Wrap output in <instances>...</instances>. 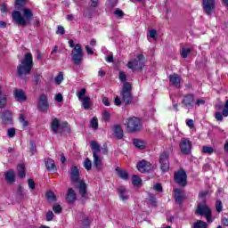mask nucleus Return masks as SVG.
I'll return each mask as SVG.
<instances>
[{
  "label": "nucleus",
  "instance_id": "nucleus-1",
  "mask_svg": "<svg viewBox=\"0 0 228 228\" xmlns=\"http://www.w3.org/2000/svg\"><path fill=\"white\" fill-rule=\"evenodd\" d=\"M24 6H26L25 0H16L14 8L19 11L22 10L24 16L19 11H13L12 13L13 23L21 26V28H26L28 23L33 20V12H31V9L24 8Z\"/></svg>",
  "mask_w": 228,
  "mask_h": 228
},
{
  "label": "nucleus",
  "instance_id": "nucleus-2",
  "mask_svg": "<svg viewBox=\"0 0 228 228\" xmlns=\"http://www.w3.org/2000/svg\"><path fill=\"white\" fill-rule=\"evenodd\" d=\"M33 69V54L31 53H27L21 62L17 67V76L20 79H26V76L31 74Z\"/></svg>",
  "mask_w": 228,
  "mask_h": 228
},
{
  "label": "nucleus",
  "instance_id": "nucleus-3",
  "mask_svg": "<svg viewBox=\"0 0 228 228\" xmlns=\"http://www.w3.org/2000/svg\"><path fill=\"white\" fill-rule=\"evenodd\" d=\"M195 215H198L199 216H205L208 224H213V211H211V208H209L206 200H203L201 203H198Z\"/></svg>",
  "mask_w": 228,
  "mask_h": 228
},
{
  "label": "nucleus",
  "instance_id": "nucleus-4",
  "mask_svg": "<svg viewBox=\"0 0 228 228\" xmlns=\"http://www.w3.org/2000/svg\"><path fill=\"white\" fill-rule=\"evenodd\" d=\"M174 181L180 188H186L188 186V174H186V170L181 167L177 171H175Z\"/></svg>",
  "mask_w": 228,
  "mask_h": 228
},
{
  "label": "nucleus",
  "instance_id": "nucleus-5",
  "mask_svg": "<svg viewBox=\"0 0 228 228\" xmlns=\"http://www.w3.org/2000/svg\"><path fill=\"white\" fill-rule=\"evenodd\" d=\"M145 56L142 53H140L134 59V61H129L127 63L128 69H131L133 72L134 70H143V67H145Z\"/></svg>",
  "mask_w": 228,
  "mask_h": 228
},
{
  "label": "nucleus",
  "instance_id": "nucleus-6",
  "mask_svg": "<svg viewBox=\"0 0 228 228\" xmlns=\"http://www.w3.org/2000/svg\"><path fill=\"white\" fill-rule=\"evenodd\" d=\"M90 145L93 151L94 164L97 170H101V168H102V159L97 154L98 152H101V146L95 141H92Z\"/></svg>",
  "mask_w": 228,
  "mask_h": 228
},
{
  "label": "nucleus",
  "instance_id": "nucleus-7",
  "mask_svg": "<svg viewBox=\"0 0 228 228\" xmlns=\"http://www.w3.org/2000/svg\"><path fill=\"white\" fill-rule=\"evenodd\" d=\"M126 124L128 133H139V131H142V120L136 117L128 118Z\"/></svg>",
  "mask_w": 228,
  "mask_h": 228
},
{
  "label": "nucleus",
  "instance_id": "nucleus-8",
  "mask_svg": "<svg viewBox=\"0 0 228 228\" xmlns=\"http://www.w3.org/2000/svg\"><path fill=\"white\" fill-rule=\"evenodd\" d=\"M51 129L53 134H58V131H61V133H63V131L70 133V126H69V123L65 121L60 124V119H58L57 118H54L52 120Z\"/></svg>",
  "mask_w": 228,
  "mask_h": 228
},
{
  "label": "nucleus",
  "instance_id": "nucleus-9",
  "mask_svg": "<svg viewBox=\"0 0 228 228\" xmlns=\"http://www.w3.org/2000/svg\"><path fill=\"white\" fill-rule=\"evenodd\" d=\"M83 48L79 44H76L73 50L71 51V61L74 65H80L83 63Z\"/></svg>",
  "mask_w": 228,
  "mask_h": 228
},
{
  "label": "nucleus",
  "instance_id": "nucleus-10",
  "mask_svg": "<svg viewBox=\"0 0 228 228\" xmlns=\"http://www.w3.org/2000/svg\"><path fill=\"white\" fill-rule=\"evenodd\" d=\"M133 87L131 86V83L126 82L123 85V89L121 92L122 101L126 105L131 104V102H133V94L131 93Z\"/></svg>",
  "mask_w": 228,
  "mask_h": 228
},
{
  "label": "nucleus",
  "instance_id": "nucleus-11",
  "mask_svg": "<svg viewBox=\"0 0 228 228\" xmlns=\"http://www.w3.org/2000/svg\"><path fill=\"white\" fill-rule=\"evenodd\" d=\"M159 162L162 172H168L170 168V155L167 151H163L160 154Z\"/></svg>",
  "mask_w": 228,
  "mask_h": 228
},
{
  "label": "nucleus",
  "instance_id": "nucleus-12",
  "mask_svg": "<svg viewBox=\"0 0 228 228\" xmlns=\"http://www.w3.org/2000/svg\"><path fill=\"white\" fill-rule=\"evenodd\" d=\"M37 110L41 113H47L49 111V101L47 100V95L41 94L37 102Z\"/></svg>",
  "mask_w": 228,
  "mask_h": 228
},
{
  "label": "nucleus",
  "instance_id": "nucleus-13",
  "mask_svg": "<svg viewBox=\"0 0 228 228\" xmlns=\"http://www.w3.org/2000/svg\"><path fill=\"white\" fill-rule=\"evenodd\" d=\"M180 151L184 156L191 154V141L188 138H182L180 141Z\"/></svg>",
  "mask_w": 228,
  "mask_h": 228
},
{
  "label": "nucleus",
  "instance_id": "nucleus-14",
  "mask_svg": "<svg viewBox=\"0 0 228 228\" xmlns=\"http://www.w3.org/2000/svg\"><path fill=\"white\" fill-rule=\"evenodd\" d=\"M202 6L206 15H213V12L216 8V2L215 0H203Z\"/></svg>",
  "mask_w": 228,
  "mask_h": 228
},
{
  "label": "nucleus",
  "instance_id": "nucleus-15",
  "mask_svg": "<svg viewBox=\"0 0 228 228\" xmlns=\"http://www.w3.org/2000/svg\"><path fill=\"white\" fill-rule=\"evenodd\" d=\"M174 193H175V204H178V206H181V204H183V201L186 200V193L184 192V190L181 188H175Z\"/></svg>",
  "mask_w": 228,
  "mask_h": 228
},
{
  "label": "nucleus",
  "instance_id": "nucleus-16",
  "mask_svg": "<svg viewBox=\"0 0 228 228\" xmlns=\"http://www.w3.org/2000/svg\"><path fill=\"white\" fill-rule=\"evenodd\" d=\"M182 104L187 110H191V108H193V104H195V95L192 94H185L182 100Z\"/></svg>",
  "mask_w": 228,
  "mask_h": 228
},
{
  "label": "nucleus",
  "instance_id": "nucleus-17",
  "mask_svg": "<svg viewBox=\"0 0 228 228\" xmlns=\"http://www.w3.org/2000/svg\"><path fill=\"white\" fill-rule=\"evenodd\" d=\"M137 169L142 174L149 173L152 170V164L147 160H141L137 163Z\"/></svg>",
  "mask_w": 228,
  "mask_h": 228
},
{
  "label": "nucleus",
  "instance_id": "nucleus-18",
  "mask_svg": "<svg viewBox=\"0 0 228 228\" xmlns=\"http://www.w3.org/2000/svg\"><path fill=\"white\" fill-rule=\"evenodd\" d=\"M1 118L4 126H12V124H13V115L10 110H4L2 112Z\"/></svg>",
  "mask_w": 228,
  "mask_h": 228
},
{
  "label": "nucleus",
  "instance_id": "nucleus-19",
  "mask_svg": "<svg viewBox=\"0 0 228 228\" xmlns=\"http://www.w3.org/2000/svg\"><path fill=\"white\" fill-rule=\"evenodd\" d=\"M13 95L18 102H26L28 97L26 96V93L22 89H14Z\"/></svg>",
  "mask_w": 228,
  "mask_h": 228
},
{
  "label": "nucleus",
  "instance_id": "nucleus-20",
  "mask_svg": "<svg viewBox=\"0 0 228 228\" xmlns=\"http://www.w3.org/2000/svg\"><path fill=\"white\" fill-rule=\"evenodd\" d=\"M224 117H228V100H226V102L223 107V111L216 112V114H215V118L218 122H222V120H224Z\"/></svg>",
  "mask_w": 228,
  "mask_h": 228
},
{
  "label": "nucleus",
  "instance_id": "nucleus-21",
  "mask_svg": "<svg viewBox=\"0 0 228 228\" xmlns=\"http://www.w3.org/2000/svg\"><path fill=\"white\" fill-rule=\"evenodd\" d=\"M77 188L82 199H88V192L86 191V183L83 180H80L78 182V185L77 186Z\"/></svg>",
  "mask_w": 228,
  "mask_h": 228
},
{
  "label": "nucleus",
  "instance_id": "nucleus-22",
  "mask_svg": "<svg viewBox=\"0 0 228 228\" xmlns=\"http://www.w3.org/2000/svg\"><path fill=\"white\" fill-rule=\"evenodd\" d=\"M77 200V196L76 195V191L72 188H69L66 194V201L68 204H74Z\"/></svg>",
  "mask_w": 228,
  "mask_h": 228
},
{
  "label": "nucleus",
  "instance_id": "nucleus-23",
  "mask_svg": "<svg viewBox=\"0 0 228 228\" xmlns=\"http://www.w3.org/2000/svg\"><path fill=\"white\" fill-rule=\"evenodd\" d=\"M70 179L71 183H79V169L76 166L71 167Z\"/></svg>",
  "mask_w": 228,
  "mask_h": 228
},
{
  "label": "nucleus",
  "instance_id": "nucleus-24",
  "mask_svg": "<svg viewBox=\"0 0 228 228\" xmlns=\"http://www.w3.org/2000/svg\"><path fill=\"white\" fill-rule=\"evenodd\" d=\"M117 191L121 200H129V194H127L126 187L120 186Z\"/></svg>",
  "mask_w": 228,
  "mask_h": 228
},
{
  "label": "nucleus",
  "instance_id": "nucleus-25",
  "mask_svg": "<svg viewBox=\"0 0 228 228\" xmlns=\"http://www.w3.org/2000/svg\"><path fill=\"white\" fill-rule=\"evenodd\" d=\"M45 165L48 172H56V164L52 159H45Z\"/></svg>",
  "mask_w": 228,
  "mask_h": 228
},
{
  "label": "nucleus",
  "instance_id": "nucleus-26",
  "mask_svg": "<svg viewBox=\"0 0 228 228\" xmlns=\"http://www.w3.org/2000/svg\"><path fill=\"white\" fill-rule=\"evenodd\" d=\"M114 137L118 140H122V138H124V130L120 125L114 126Z\"/></svg>",
  "mask_w": 228,
  "mask_h": 228
},
{
  "label": "nucleus",
  "instance_id": "nucleus-27",
  "mask_svg": "<svg viewBox=\"0 0 228 228\" xmlns=\"http://www.w3.org/2000/svg\"><path fill=\"white\" fill-rule=\"evenodd\" d=\"M172 86L176 87L178 90L181 88V76L177 73L172 75Z\"/></svg>",
  "mask_w": 228,
  "mask_h": 228
},
{
  "label": "nucleus",
  "instance_id": "nucleus-28",
  "mask_svg": "<svg viewBox=\"0 0 228 228\" xmlns=\"http://www.w3.org/2000/svg\"><path fill=\"white\" fill-rule=\"evenodd\" d=\"M5 181H7V183L9 184H13V182L15 181V172H13L12 169L8 170L5 174Z\"/></svg>",
  "mask_w": 228,
  "mask_h": 228
},
{
  "label": "nucleus",
  "instance_id": "nucleus-29",
  "mask_svg": "<svg viewBox=\"0 0 228 228\" xmlns=\"http://www.w3.org/2000/svg\"><path fill=\"white\" fill-rule=\"evenodd\" d=\"M80 101H82V106L84 110H90V106H92V101L90 100V96H85Z\"/></svg>",
  "mask_w": 228,
  "mask_h": 228
},
{
  "label": "nucleus",
  "instance_id": "nucleus-30",
  "mask_svg": "<svg viewBox=\"0 0 228 228\" xmlns=\"http://www.w3.org/2000/svg\"><path fill=\"white\" fill-rule=\"evenodd\" d=\"M148 202L151 208L158 207V200L156 199V195L150 193Z\"/></svg>",
  "mask_w": 228,
  "mask_h": 228
},
{
  "label": "nucleus",
  "instance_id": "nucleus-31",
  "mask_svg": "<svg viewBox=\"0 0 228 228\" xmlns=\"http://www.w3.org/2000/svg\"><path fill=\"white\" fill-rule=\"evenodd\" d=\"M18 175L21 179H24V177H26V167L24 166V164L18 165Z\"/></svg>",
  "mask_w": 228,
  "mask_h": 228
},
{
  "label": "nucleus",
  "instance_id": "nucleus-32",
  "mask_svg": "<svg viewBox=\"0 0 228 228\" xmlns=\"http://www.w3.org/2000/svg\"><path fill=\"white\" fill-rule=\"evenodd\" d=\"M6 94L3 93V88L0 87V108L6 106Z\"/></svg>",
  "mask_w": 228,
  "mask_h": 228
},
{
  "label": "nucleus",
  "instance_id": "nucleus-33",
  "mask_svg": "<svg viewBox=\"0 0 228 228\" xmlns=\"http://www.w3.org/2000/svg\"><path fill=\"white\" fill-rule=\"evenodd\" d=\"M116 172H118V175H119V177L121 179H124V181H127V179H129V174H127V171L126 170H120L118 167L116 168Z\"/></svg>",
  "mask_w": 228,
  "mask_h": 228
},
{
  "label": "nucleus",
  "instance_id": "nucleus-34",
  "mask_svg": "<svg viewBox=\"0 0 228 228\" xmlns=\"http://www.w3.org/2000/svg\"><path fill=\"white\" fill-rule=\"evenodd\" d=\"M133 143L134 145H135L136 149H141V150L145 149V142L140 139H134Z\"/></svg>",
  "mask_w": 228,
  "mask_h": 228
},
{
  "label": "nucleus",
  "instance_id": "nucleus-35",
  "mask_svg": "<svg viewBox=\"0 0 228 228\" xmlns=\"http://www.w3.org/2000/svg\"><path fill=\"white\" fill-rule=\"evenodd\" d=\"M193 228H208V223L202 220H197L194 223V227Z\"/></svg>",
  "mask_w": 228,
  "mask_h": 228
},
{
  "label": "nucleus",
  "instance_id": "nucleus-36",
  "mask_svg": "<svg viewBox=\"0 0 228 228\" xmlns=\"http://www.w3.org/2000/svg\"><path fill=\"white\" fill-rule=\"evenodd\" d=\"M132 184H134V186L138 187L140 184H142V178H140L136 175H134L132 176Z\"/></svg>",
  "mask_w": 228,
  "mask_h": 228
},
{
  "label": "nucleus",
  "instance_id": "nucleus-37",
  "mask_svg": "<svg viewBox=\"0 0 228 228\" xmlns=\"http://www.w3.org/2000/svg\"><path fill=\"white\" fill-rule=\"evenodd\" d=\"M95 12V10L92 8H88L84 12V17L86 19H92L94 17V13Z\"/></svg>",
  "mask_w": 228,
  "mask_h": 228
},
{
  "label": "nucleus",
  "instance_id": "nucleus-38",
  "mask_svg": "<svg viewBox=\"0 0 228 228\" xmlns=\"http://www.w3.org/2000/svg\"><path fill=\"white\" fill-rule=\"evenodd\" d=\"M202 152H203V154H210L211 155V154H213V152H215V149L211 146L204 145L202 147Z\"/></svg>",
  "mask_w": 228,
  "mask_h": 228
},
{
  "label": "nucleus",
  "instance_id": "nucleus-39",
  "mask_svg": "<svg viewBox=\"0 0 228 228\" xmlns=\"http://www.w3.org/2000/svg\"><path fill=\"white\" fill-rule=\"evenodd\" d=\"M47 200H51V202H56V194L54 192L49 191L46 192Z\"/></svg>",
  "mask_w": 228,
  "mask_h": 228
},
{
  "label": "nucleus",
  "instance_id": "nucleus-40",
  "mask_svg": "<svg viewBox=\"0 0 228 228\" xmlns=\"http://www.w3.org/2000/svg\"><path fill=\"white\" fill-rule=\"evenodd\" d=\"M216 210L218 213H222V211H224V204L222 203V200H217L216 201Z\"/></svg>",
  "mask_w": 228,
  "mask_h": 228
},
{
  "label": "nucleus",
  "instance_id": "nucleus-41",
  "mask_svg": "<svg viewBox=\"0 0 228 228\" xmlns=\"http://www.w3.org/2000/svg\"><path fill=\"white\" fill-rule=\"evenodd\" d=\"M85 95H86V88H82L80 91L77 92V97L79 101L85 99Z\"/></svg>",
  "mask_w": 228,
  "mask_h": 228
},
{
  "label": "nucleus",
  "instance_id": "nucleus-42",
  "mask_svg": "<svg viewBox=\"0 0 228 228\" xmlns=\"http://www.w3.org/2000/svg\"><path fill=\"white\" fill-rule=\"evenodd\" d=\"M190 53H191V48H182L181 50V56L182 58H188V54H190Z\"/></svg>",
  "mask_w": 228,
  "mask_h": 228
},
{
  "label": "nucleus",
  "instance_id": "nucleus-43",
  "mask_svg": "<svg viewBox=\"0 0 228 228\" xmlns=\"http://www.w3.org/2000/svg\"><path fill=\"white\" fill-rule=\"evenodd\" d=\"M53 210L56 215H60V213H61V211L63 210V208H61V205L56 203L53 206Z\"/></svg>",
  "mask_w": 228,
  "mask_h": 228
},
{
  "label": "nucleus",
  "instance_id": "nucleus-44",
  "mask_svg": "<svg viewBox=\"0 0 228 228\" xmlns=\"http://www.w3.org/2000/svg\"><path fill=\"white\" fill-rule=\"evenodd\" d=\"M84 167L87 171L92 170V160H90V159H86V160L84 161Z\"/></svg>",
  "mask_w": 228,
  "mask_h": 228
},
{
  "label": "nucleus",
  "instance_id": "nucleus-45",
  "mask_svg": "<svg viewBox=\"0 0 228 228\" xmlns=\"http://www.w3.org/2000/svg\"><path fill=\"white\" fill-rule=\"evenodd\" d=\"M55 85H61L63 82V73L60 72L56 77H55Z\"/></svg>",
  "mask_w": 228,
  "mask_h": 228
},
{
  "label": "nucleus",
  "instance_id": "nucleus-46",
  "mask_svg": "<svg viewBox=\"0 0 228 228\" xmlns=\"http://www.w3.org/2000/svg\"><path fill=\"white\" fill-rule=\"evenodd\" d=\"M110 117H111V115L110 114V111L103 110L102 120H104V122H110Z\"/></svg>",
  "mask_w": 228,
  "mask_h": 228
},
{
  "label": "nucleus",
  "instance_id": "nucleus-47",
  "mask_svg": "<svg viewBox=\"0 0 228 228\" xmlns=\"http://www.w3.org/2000/svg\"><path fill=\"white\" fill-rule=\"evenodd\" d=\"M54 218V213H53V211L49 210L46 213V222H53Z\"/></svg>",
  "mask_w": 228,
  "mask_h": 228
},
{
  "label": "nucleus",
  "instance_id": "nucleus-48",
  "mask_svg": "<svg viewBox=\"0 0 228 228\" xmlns=\"http://www.w3.org/2000/svg\"><path fill=\"white\" fill-rule=\"evenodd\" d=\"M154 191H158L159 193H161L163 191V186H161V183H155L153 185Z\"/></svg>",
  "mask_w": 228,
  "mask_h": 228
},
{
  "label": "nucleus",
  "instance_id": "nucleus-49",
  "mask_svg": "<svg viewBox=\"0 0 228 228\" xmlns=\"http://www.w3.org/2000/svg\"><path fill=\"white\" fill-rule=\"evenodd\" d=\"M91 127L93 129H97L99 127V122L97 121V118H94L92 120H91Z\"/></svg>",
  "mask_w": 228,
  "mask_h": 228
},
{
  "label": "nucleus",
  "instance_id": "nucleus-50",
  "mask_svg": "<svg viewBox=\"0 0 228 228\" xmlns=\"http://www.w3.org/2000/svg\"><path fill=\"white\" fill-rule=\"evenodd\" d=\"M119 80L121 81V83H126V81H127V76H126V73L124 71L119 72Z\"/></svg>",
  "mask_w": 228,
  "mask_h": 228
},
{
  "label": "nucleus",
  "instance_id": "nucleus-51",
  "mask_svg": "<svg viewBox=\"0 0 228 228\" xmlns=\"http://www.w3.org/2000/svg\"><path fill=\"white\" fill-rule=\"evenodd\" d=\"M91 222L92 221L90 220V217H88L87 216H83V220H82L83 225L88 226L90 225Z\"/></svg>",
  "mask_w": 228,
  "mask_h": 228
},
{
  "label": "nucleus",
  "instance_id": "nucleus-52",
  "mask_svg": "<svg viewBox=\"0 0 228 228\" xmlns=\"http://www.w3.org/2000/svg\"><path fill=\"white\" fill-rule=\"evenodd\" d=\"M18 195H19L20 199H24V197H25L24 189L20 185L18 186Z\"/></svg>",
  "mask_w": 228,
  "mask_h": 228
},
{
  "label": "nucleus",
  "instance_id": "nucleus-53",
  "mask_svg": "<svg viewBox=\"0 0 228 228\" xmlns=\"http://www.w3.org/2000/svg\"><path fill=\"white\" fill-rule=\"evenodd\" d=\"M7 136H8L9 138H13V136H15V129H14L13 127L9 128V129L7 130Z\"/></svg>",
  "mask_w": 228,
  "mask_h": 228
},
{
  "label": "nucleus",
  "instance_id": "nucleus-54",
  "mask_svg": "<svg viewBox=\"0 0 228 228\" xmlns=\"http://www.w3.org/2000/svg\"><path fill=\"white\" fill-rule=\"evenodd\" d=\"M114 14H116L117 17H119L120 19H122V17H124V11L120 9H116V11L114 12Z\"/></svg>",
  "mask_w": 228,
  "mask_h": 228
},
{
  "label": "nucleus",
  "instance_id": "nucleus-55",
  "mask_svg": "<svg viewBox=\"0 0 228 228\" xmlns=\"http://www.w3.org/2000/svg\"><path fill=\"white\" fill-rule=\"evenodd\" d=\"M118 3V0H108V4L110 8H115Z\"/></svg>",
  "mask_w": 228,
  "mask_h": 228
},
{
  "label": "nucleus",
  "instance_id": "nucleus-56",
  "mask_svg": "<svg viewBox=\"0 0 228 228\" xmlns=\"http://www.w3.org/2000/svg\"><path fill=\"white\" fill-rule=\"evenodd\" d=\"M56 34L57 35H65V28L62 26H58Z\"/></svg>",
  "mask_w": 228,
  "mask_h": 228
},
{
  "label": "nucleus",
  "instance_id": "nucleus-57",
  "mask_svg": "<svg viewBox=\"0 0 228 228\" xmlns=\"http://www.w3.org/2000/svg\"><path fill=\"white\" fill-rule=\"evenodd\" d=\"M34 81H35L36 85H39L40 81H42V76L38 75V74H36L34 76Z\"/></svg>",
  "mask_w": 228,
  "mask_h": 228
},
{
  "label": "nucleus",
  "instance_id": "nucleus-58",
  "mask_svg": "<svg viewBox=\"0 0 228 228\" xmlns=\"http://www.w3.org/2000/svg\"><path fill=\"white\" fill-rule=\"evenodd\" d=\"M28 188H30V190H35V181L33 179H28Z\"/></svg>",
  "mask_w": 228,
  "mask_h": 228
},
{
  "label": "nucleus",
  "instance_id": "nucleus-59",
  "mask_svg": "<svg viewBox=\"0 0 228 228\" xmlns=\"http://www.w3.org/2000/svg\"><path fill=\"white\" fill-rule=\"evenodd\" d=\"M156 35H158V32L156 29L150 30V37L153 38V40H156Z\"/></svg>",
  "mask_w": 228,
  "mask_h": 228
},
{
  "label": "nucleus",
  "instance_id": "nucleus-60",
  "mask_svg": "<svg viewBox=\"0 0 228 228\" xmlns=\"http://www.w3.org/2000/svg\"><path fill=\"white\" fill-rule=\"evenodd\" d=\"M55 101H57V102H63V95L61 94H57L55 95Z\"/></svg>",
  "mask_w": 228,
  "mask_h": 228
},
{
  "label": "nucleus",
  "instance_id": "nucleus-61",
  "mask_svg": "<svg viewBox=\"0 0 228 228\" xmlns=\"http://www.w3.org/2000/svg\"><path fill=\"white\" fill-rule=\"evenodd\" d=\"M91 1V8H97L99 6V0H90Z\"/></svg>",
  "mask_w": 228,
  "mask_h": 228
},
{
  "label": "nucleus",
  "instance_id": "nucleus-62",
  "mask_svg": "<svg viewBox=\"0 0 228 228\" xmlns=\"http://www.w3.org/2000/svg\"><path fill=\"white\" fill-rule=\"evenodd\" d=\"M208 194H209V191H200L199 197L200 199H204V197H206Z\"/></svg>",
  "mask_w": 228,
  "mask_h": 228
},
{
  "label": "nucleus",
  "instance_id": "nucleus-63",
  "mask_svg": "<svg viewBox=\"0 0 228 228\" xmlns=\"http://www.w3.org/2000/svg\"><path fill=\"white\" fill-rule=\"evenodd\" d=\"M186 126H188V127L192 129V127L194 126L193 119H186Z\"/></svg>",
  "mask_w": 228,
  "mask_h": 228
},
{
  "label": "nucleus",
  "instance_id": "nucleus-64",
  "mask_svg": "<svg viewBox=\"0 0 228 228\" xmlns=\"http://www.w3.org/2000/svg\"><path fill=\"white\" fill-rule=\"evenodd\" d=\"M86 53H87V54L93 55L94 54V50L90 46L86 45Z\"/></svg>",
  "mask_w": 228,
  "mask_h": 228
}]
</instances>
